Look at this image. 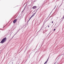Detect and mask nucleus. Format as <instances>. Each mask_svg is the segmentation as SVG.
<instances>
[{
    "instance_id": "1",
    "label": "nucleus",
    "mask_w": 64,
    "mask_h": 64,
    "mask_svg": "<svg viewBox=\"0 0 64 64\" xmlns=\"http://www.w3.org/2000/svg\"><path fill=\"white\" fill-rule=\"evenodd\" d=\"M6 41V38H5L2 40L0 42L1 43H4Z\"/></svg>"
},
{
    "instance_id": "7",
    "label": "nucleus",
    "mask_w": 64,
    "mask_h": 64,
    "mask_svg": "<svg viewBox=\"0 0 64 64\" xmlns=\"http://www.w3.org/2000/svg\"><path fill=\"white\" fill-rule=\"evenodd\" d=\"M54 31H55V29H54Z\"/></svg>"
},
{
    "instance_id": "8",
    "label": "nucleus",
    "mask_w": 64,
    "mask_h": 64,
    "mask_svg": "<svg viewBox=\"0 0 64 64\" xmlns=\"http://www.w3.org/2000/svg\"><path fill=\"white\" fill-rule=\"evenodd\" d=\"M13 62H12V64H13Z\"/></svg>"
},
{
    "instance_id": "4",
    "label": "nucleus",
    "mask_w": 64,
    "mask_h": 64,
    "mask_svg": "<svg viewBox=\"0 0 64 64\" xmlns=\"http://www.w3.org/2000/svg\"><path fill=\"white\" fill-rule=\"evenodd\" d=\"M16 21H17V20L16 19V20H14V21L13 22L14 23H16Z\"/></svg>"
},
{
    "instance_id": "2",
    "label": "nucleus",
    "mask_w": 64,
    "mask_h": 64,
    "mask_svg": "<svg viewBox=\"0 0 64 64\" xmlns=\"http://www.w3.org/2000/svg\"><path fill=\"white\" fill-rule=\"evenodd\" d=\"M37 8V6H34L32 7V8L34 9H36Z\"/></svg>"
},
{
    "instance_id": "6",
    "label": "nucleus",
    "mask_w": 64,
    "mask_h": 64,
    "mask_svg": "<svg viewBox=\"0 0 64 64\" xmlns=\"http://www.w3.org/2000/svg\"><path fill=\"white\" fill-rule=\"evenodd\" d=\"M48 27L49 28V26H48Z\"/></svg>"
},
{
    "instance_id": "3",
    "label": "nucleus",
    "mask_w": 64,
    "mask_h": 64,
    "mask_svg": "<svg viewBox=\"0 0 64 64\" xmlns=\"http://www.w3.org/2000/svg\"><path fill=\"white\" fill-rule=\"evenodd\" d=\"M34 16V14H33V15L32 16H31V17H30V19H29V20H30V19H31V18L33 17V16Z\"/></svg>"
},
{
    "instance_id": "5",
    "label": "nucleus",
    "mask_w": 64,
    "mask_h": 64,
    "mask_svg": "<svg viewBox=\"0 0 64 64\" xmlns=\"http://www.w3.org/2000/svg\"><path fill=\"white\" fill-rule=\"evenodd\" d=\"M52 23H53V21H52Z\"/></svg>"
},
{
    "instance_id": "9",
    "label": "nucleus",
    "mask_w": 64,
    "mask_h": 64,
    "mask_svg": "<svg viewBox=\"0 0 64 64\" xmlns=\"http://www.w3.org/2000/svg\"><path fill=\"white\" fill-rule=\"evenodd\" d=\"M29 21V20H28V21Z\"/></svg>"
}]
</instances>
